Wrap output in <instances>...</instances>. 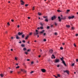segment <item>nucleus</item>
Returning a JSON list of instances; mask_svg holds the SVG:
<instances>
[{
	"instance_id": "20e7f679",
	"label": "nucleus",
	"mask_w": 78,
	"mask_h": 78,
	"mask_svg": "<svg viewBox=\"0 0 78 78\" xmlns=\"http://www.w3.org/2000/svg\"><path fill=\"white\" fill-rule=\"evenodd\" d=\"M21 72H24V73H27V71L24 69H21Z\"/></svg>"
},
{
	"instance_id": "13d9d810",
	"label": "nucleus",
	"mask_w": 78,
	"mask_h": 78,
	"mask_svg": "<svg viewBox=\"0 0 78 78\" xmlns=\"http://www.w3.org/2000/svg\"><path fill=\"white\" fill-rule=\"evenodd\" d=\"M33 10H34V7H33Z\"/></svg>"
},
{
	"instance_id": "72a5a7b5",
	"label": "nucleus",
	"mask_w": 78,
	"mask_h": 78,
	"mask_svg": "<svg viewBox=\"0 0 78 78\" xmlns=\"http://www.w3.org/2000/svg\"><path fill=\"white\" fill-rule=\"evenodd\" d=\"M31 34H32V32L30 33L29 34V35L30 36V35H31Z\"/></svg>"
},
{
	"instance_id": "9d476101",
	"label": "nucleus",
	"mask_w": 78,
	"mask_h": 78,
	"mask_svg": "<svg viewBox=\"0 0 78 78\" xmlns=\"http://www.w3.org/2000/svg\"><path fill=\"white\" fill-rule=\"evenodd\" d=\"M62 62L63 64L64 65V66H67L66 64V63H65V61H62Z\"/></svg>"
},
{
	"instance_id": "6e6552de",
	"label": "nucleus",
	"mask_w": 78,
	"mask_h": 78,
	"mask_svg": "<svg viewBox=\"0 0 78 78\" xmlns=\"http://www.w3.org/2000/svg\"><path fill=\"white\" fill-rule=\"evenodd\" d=\"M23 34V33L22 32H19L18 33V34L19 35V36H20V35H22Z\"/></svg>"
},
{
	"instance_id": "393cba45",
	"label": "nucleus",
	"mask_w": 78,
	"mask_h": 78,
	"mask_svg": "<svg viewBox=\"0 0 78 78\" xmlns=\"http://www.w3.org/2000/svg\"><path fill=\"white\" fill-rule=\"evenodd\" d=\"M38 14H39V16H41L42 15V14L39 12L38 13Z\"/></svg>"
},
{
	"instance_id": "b1692460",
	"label": "nucleus",
	"mask_w": 78,
	"mask_h": 78,
	"mask_svg": "<svg viewBox=\"0 0 78 78\" xmlns=\"http://www.w3.org/2000/svg\"><path fill=\"white\" fill-rule=\"evenodd\" d=\"M57 12H61V11H60L59 10H57Z\"/></svg>"
},
{
	"instance_id": "ddd939ff",
	"label": "nucleus",
	"mask_w": 78,
	"mask_h": 78,
	"mask_svg": "<svg viewBox=\"0 0 78 78\" xmlns=\"http://www.w3.org/2000/svg\"><path fill=\"white\" fill-rule=\"evenodd\" d=\"M45 31V30H43L41 31L40 32V34H42Z\"/></svg>"
},
{
	"instance_id": "9b49d317",
	"label": "nucleus",
	"mask_w": 78,
	"mask_h": 78,
	"mask_svg": "<svg viewBox=\"0 0 78 78\" xmlns=\"http://www.w3.org/2000/svg\"><path fill=\"white\" fill-rule=\"evenodd\" d=\"M49 51L50 53H52V52H53V50L52 49H50Z\"/></svg>"
},
{
	"instance_id": "0eeeda50",
	"label": "nucleus",
	"mask_w": 78,
	"mask_h": 78,
	"mask_svg": "<svg viewBox=\"0 0 78 78\" xmlns=\"http://www.w3.org/2000/svg\"><path fill=\"white\" fill-rule=\"evenodd\" d=\"M41 70L43 73H45L46 71V70L45 69H41Z\"/></svg>"
},
{
	"instance_id": "3c124183",
	"label": "nucleus",
	"mask_w": 78,
	"mask_h": 78,
	"mask_svg": "<svg viewBox=\"0 0 78 78\" xmlns=\"http://www.w3.org/2000/svg\"><path fill=\"white\" fill-rule=\"evenodd\" d=\"M59 66H59V65H58L57 66V67H59Z\"/></svg>"
},
{
	"instance_id": "5fc2aeb1",
	"label": "nucleus",
	"mask_w": 78,
	"mask_h": 78,
	"mask_svg": "<svg viewBox=\"0 0 78 78\" xmlns=\"http://www.w3.org/2000/svg\"><path fill=\"white\" fill-rule=\"evenodd\" d=\"M28 6V4H26L25 5V6Z\"/></svg>"
},
{
	"instance_id": "2eb2a0df",
	"label": "nucleus",
	"mask_w": 78,
	"mask_h": 78,
	"mask_svg": "<svg viewBox=\"0 0 78 78\" xmlns=\"http://www.w3.org/2000/svg\"><path fill=\"white\" fill-rule=\"evenodd\" d=\"M0 76L1 77H3L4 76V75H3V74H0Z\"/></svg>"
},
{
	"instance_id": "79ce46f5",
	"label": "nucleus",
	"mask_w": 78,
	"mask_h": 78,
	"mask_svg": "<svg viewBox=\"0 0 78 78\" xmlns=\"http://www.w3.org/2000/svg\"><path fill=\"white\" fill-rule=\"evenodd\" d=\"M30 51V49H28V50H27V52H29V51Z\"/></svg>"
},
{
	"instance_id": "bb28decb",
	"label": "nucleus",
	"mask_w": 78,
	"mask_h": 78,
	"mask_svg": "<svg viewBox=\"0 0 78 78\" xmlns=\"http://www.w3.org/2000/svg\"><path fill=\"white\" fill-rule=\"evenodd\" d=\"M19 67H20V66H18L17 67H16V69H19Z\"/></svg>"
},
{
	"instance_id": "cd10ccee",
	"label": "nucleus",
	"mask_w": 78,
	"mask_h": 78,
	"mask_svg": "<svg viewBox=\"0 0 78 78\" xmlns=\"http://www.w3.org/2000/svg\"><path fill=\"white\" fill-rule=\"evenodd\" d=\"M17 73H18V74H20V73H21V72L20 71L18 72Z\"/></svg>"
},
{
	"instance_id": "0e129e2a",
	"label": "nucleus",
	"mask_w": 78,
	"mask_h": 78,
	"mask_svg": "<svg viewBox=\"0 0 78 78\" xmlns=\"http://www.w3.org/2000/svg\"><path fill=\"white\" fill-rule=\"evenodd\" d=\"M78 36V34H76V36Z\"/></svg>"
},
{
	"instance_id": "7ed1b4c3",
	"label": "nucleus",
	"mask_w": 78,
	"mask_h": 78,
	"mask_svg": "<svg viewBox=\"0 0 78 78\" xmlns=\"http://www.w3.org/2000/svg\"><path fill=\"white\" fill-rule=\"evenodd\" d=\"M58 20L59 22H61V20H63V17H62L61 18V17H60V16H58Z\"/></svg>"
},
{
	"instance_id": "f704fd0d",
	"label": "nucleus",
	"mask_w": 78,
	"mask_h": 78,
	"mask_svg": "<svg viewBox=\"0 0 78 78\" xmlns=\"http://www.w3.org/2000/svg\"><path fill=\"white\" fill-rule=\"evenodd\" d=\"M34 73V72L33 71H32L31 72H30V73L31 74L32 73Z\"/></svg>"
},
{
	"instance_id": "58836bf2",
	"label": "nucleus",
	"mask_w": 78,
	"mask_h": 78,
	"mask_svg": "<svg viewBox=\"0 0 78 78\" xmlns=\"http://www.w3.org/2000/svg\"><path fill=\"white\" fill-rule=\"evenodd\" d=\"M46 41H47L46 39H44V42H46Z\"/></svg>"
},
{
	"instance_id": "412c9836",
	"label": "nucleus",
	"mask_w": 78,
	"mask_h": 78,
	"mask_svg": "<svg viewBox=\"0 0 78 78\" xmlns=\"http://www.w3.org/2000/svg\"><path fill=\"white\" fill-rule=\"evenodd\" d=\"M21 47H25V44H22L21 45Z\"/></svg>"
},
{
	"instance_id": "8fccbe9b",
	"label": "nucleus",
	"mask_w": 78,
	"mask_h": 78,
	"mask_svg": "<svg viewBox=\"0 0 78 78\" xmlns=\"http://www.w3.org/2000/svg\"><path fill=\"white\" fill-rule=\"evenodd\" d=\"M25 54H26V55L28 54V53L27 52H25Z\"/></svg>"
},
{
	"instance_id": "dca6fc26",
	"label": "nucleus",
	"mask_w": 78,
	"mask_h": 78,
	"mask_svg": "<svg viewBox=\"0 0 78 78\" xmlns=\"http://www.w3.org/2000/svg\"><path fill=\"white\" fill-rule=\"evenodd\" d=\"M28 37H29V35H27V37H26V38H25V39L26 40L28 39Z\"/></svg>"
},
{
	"instance_id": "1a4fd4ad",
	"label": "nucleus",
	"mask_w": 78,
	"mask_h": 78,
	"mask_svg": "<svg viewBox=\"0 0 78 78\" xmlns=\"http://www.w3.org/2000/svg\"><path fill=\"white\" fill-rule=\"evenodd\" d=\"M64 72H66L68 74H69V71L67 70H66V71H64Z\"/></svg>"
},
{
	"instance_id": "f8f14e48",
	"label": "nucleus",
	"mask_w": 78,
	"mask_h": 78,
	"mask_svg": "<svg viewBox=\"0 0 78 78\" xmlns=\"http://www.w3.org/2000/svg\"><path fill=\"white\" fill-rule=\"evenodd\" d=\"M21 5H24V2H23V1L21 0Z\"/></svg>"
},
{
	"instance_id": "423d86ee",
	"label": "nucleus",
	"mask_w": 78,
	"mask_h": 78,
	"mask_svg": "<svg viewBox=\"0 0 78 78\" xmlns=\"http://www.w3.org/2000/svg\"><path fill=\"white\" fill-rule=\"evenodd\" d=\"M56 16H52L51 18V19L52 20H54V19H56Z\"/></svg>"
},
{
	"instance_id": "f03ea898",
	"label": "nucleus",
	"mask_w": 78,
	"mask_h": 78,
	"mask_svg": "<svg viewBox=\"0 0 78 78\" xmlns=\"http://www.w3.org/2000/svg\"><path fill=\"white\" fill-rule=\"evenodd\" d=\"M59 62V59H56L55 60L54 62L55 63H58Z\"/></svg>"
},
{
	"instance_id": "680f3d73",
	"label": "nucleus",
	"mask_w": 78,
	"mask_h": 78,
	"mask_svg": "<svg viewBox=\"0 0 78 78\" xmlns=\"http://www.w3.org/2000/svg\"><path fill=\"white\" fill-rule=\"evenodd\" d=\"M37 30H39L40 29V27H38V28H37Z\"/></svg>"
},
{
	"instance_id": "e433bc0d",
	"label": "nucleus",
	"mask_w": 78,
	"mask_h": 78,
	"mask_svg": "<svg viewBox=\"0 0 78 78\" xmlns=\"http://www.w3.org/2000/svg\"><path fill=\"white\" fill-rule=\"evenodd\" d=\"M69 11H70V10H67V12H69Z\"/></svg>"
},
{
	"instance_id": "09e8293b",
	"label": "nucleus",
	"mask_w": 78,
	"mask_h": 78,
	"mask_svg": "<svg viewBox=\"0 0 78 78\" xmlns=\"http://www.w3.org/2000/svg\"><path fill=\"white\" fill-rule=\"evenodd\" d=\"M46 34L45 33H44L43 34V36H45Z\"/></svg>"
},
{
	"instance_id": "a19ab883",
	"label": "nucleus",
	"mask_w": 78,
	"mask_h": 78,
	"mask_svg": "<svg viewBox=\"0 0 78 78\" xmlns=\"http://www.w3.org/2000/svg\"><path fill=\"white\" fill-rule=\"evenodd\" d=\"M40 28L41 29V30L43 29V27H41Z\"/></svg>"
},
{
	"instance_id": "4d7b16f0",
	"label": "nucleus",
	"mask_w": 78,
	"mask_h": 78,
	"mask_svg": "<svg viewBox=\"0 0 78 78\" xmlns=\"http://www.w3.org/2000/svg\"><path fill=\"white\" fill-rule=\"evenodd\" d=\"M54 76L55 77V78H58V77L57 76H55L54 75Z\"/></svg>"
},
{
	"instance_id": "bf43d9fd",
	"label": "nucleus",
	"mask_w": 78,
	"mask_h": 78,
	"mask_svg": "<svg viewBox=\"0 0 78 78\" xmlns=\"http://www.w3.org/2000/svg\"><path fill=\"white\" fill-rule=\"evenodd\" d=\"M62 45H65V43H62Z\"/></svg>"
},
{
	"instance_id": "052dcab7",
	"label": "nucleus",
	"mask_w": 78,
	"mask_h": 78,
	"mask_svg": "<svg viewBox=\"0 0 78 78\" xmlns=\"http://www.w3.org/2000/svg\"><path fill=\"white\" fill-rule=\"evenodd\" d=\"M40 52H41V53L42 52V50L40 49Z\"/></svg>"
},
{
	"instance_id": "2f4dec72",
	"label": "nucleus",
	"mask_w": 78,
	"mask_h": 78,
	"mask_svg": "<svg viewBox=\"0 0 78 78\" xmlns=\"http://www.w3.org/2000/svg\"><path fill=\"white\" fill-rule=\"evenodd\" d=\"M58 77H60V76H60V74H58Z\"/></svg>"
},
{
	"instance_id": "c03bdc74",
	"label": "nucleus",
	"mask_w": 78,
	"mask_h": 78,
	"mask_svg": "<svg viewBox=\"0 0 78 78\" xmlns=\"http://www.w3.org/2000/svg\"><path fill=\"white\" fill-rule=\"evenodd\" d=\"M7 24L8 25H10V24H9V23L8 22L7 23Z\"/></svg>"
},
{
	"instance_id": "6ab92c4d",
	"label": "nucleus",
	"mask_w": 78,
	"mask_h": 78,
	"mask_svg": "<svg viewBox=\"0 0 78 78\" xmlns=\"http://www.w3.org/2000/svg\"><path fill=\"white\" fill-rule=\"evenodd\" d=\"M22 38H23L25 37V35L22 34Z\"/></svg>"
},
{
	"instance_id": "aec40b11",
	"label": "nucleus",
	"mask_w": 78,
	"mask_h": 78,
	"mask_svg": "<svg viewBox=\"0 0 78 78\" xmlns=\"http://www.w3.org/2000/svg\"><path fill=\"white\" fill-rule=\"evenodd\" d=\"M66 27L67 28H70V26L69 25H66Z\"/></svg>"
},
{
	"instance_id": "4468645a",
	"label": "nucleus",
	"mask_w": 78,
	"mask_h": 78,
	"mask_svg": "<svg viewBox=\"0 0 78 78\" xmlns=\"http://www.w3.org/2000/svg\"><path fill=\"white\" fill-rule=\"evenodd\" d=\"M16 39H19V37H18V35H16Z\"/></svg>"
},
{
	"instance_id": "a18cd8bd",
	"label": "nucleus",
	"mask_w": 78,
	"mask_h": 78,
	"mask_svg": "<svg viewBox=\"0 0 78 78\" xmlns=\"http://www.w3.org/2000/svg\"><path fill=\"white\" fill-rule=\"evenodd\" d=\"M72 29L73 30H74V27H72Z\"/></svg>"
},
{
	"instance_id": "c756f323",
	"label": "nucleus",
	"mask_w": 78,
	"mask_h": 78,
	"mask_svg": "<svg viewBox=\"0 0 78 78\" xmlns=\"http://www.w3.org/2000/svg\"><path fill=\"white\" fill-rule=\"evenodd\" d=\"M63 20H65V19H66V17H63Z\"/></svg>"
},
{
	"instance_id": "603ef678",
	"label": "nucleus",
	"mask_w": 78,
	"mask_h": 78,
	"mask_svg": "<svg viewBox=\"0 0 78 78\" xmlns=\"http://www.w3.org/2000/svg\"><path fill=\"white\" fill-rule=\"evenodd\" d=\"M19 43H20V44H22V42L20 41V42H19Z\"/></svg>"
},
{
	"instance_id": "37998d69",
	"label": "nucleus",
	"mask_w": 78,
	"mask_h": 78,
	"mask_svg": "<svg viewBox=\"0 0 78 78\" xmlns=\"http://www.w3.org/2000/svg\"><path fill=\"white\" fill-rule=\"evenodd\" d=\"M23 42V43H25V40H23L22 41Z\"/></svg>"
},
{
	"instance_id": "774afa93",
	"label": "nucleus",
	"mask_w": 78,
	"mask_h": 78,
	"mask_svg": "<svg viewBox=\"0 0 78 78\" xmlns=\"http://www.w3.org/2000/svg\"><path fill=\"white\" fill-rule=\"evenodd\" d=\"M11 21H12V22H14V20H11Z\"/></svg>"
},
{
	"instance_id": "f3484780",
	"label": "nucleus",
	"mask_w": 78,
	"mask_h": 78,
	"mask_svg": "<svg viewBox=\"0 0 78 78\" xmlns=\"http://www.w3.org/2000/svg\"><path fill=\"white\" fill-rule=\"evenodd\" d=\"M44 21H45L46 22H48V20L47 19V18H46L45 20Z\"/></svg>"
},
{
	"instance_id": "7c9ffc66",
	"label": "nucleus",
	"mask_w": 78,
	"mask_h": 78,
	"mask_svg": "<svg viewBox=\"0 0 78 78\" xmlns=\"http://www.w3.org/2000/svg\"><path fill=\"white\" fill-rule=\"evenodd\" d=\"M74 65H75V63H74L72 65H71V66H74Z\"/></svg>"
},
{
	"instance_id": "69168bd1",
	"label": "nucleus",
	"mask_w": 78,
	"mask_h": 78,
	"mask_svg": "<svg viewBox=\"0 0 78 78\" xmlns=\"http://www.w3.org/2000/svg\"><path fill=\"white\" fill-rule=\"evenodd\" d=\"M30 59H27V61H30Z\"/></svg>"
},
{
	"instance_id": "5701e85b",
	"label": "nucleus",
	"mask_w": 78,
	"mask_h": 78,
	"mask_svg": "<svg viewBox=\"0 0 78 78\" xmlns=\"http://www.w3.org/2000/svg\"><path fill=\"white\" fill-rule=\"evenodd\" d=\"M55 26H57L58 25V24L56 23H55Z\"/></svg>"
},
{
	"instance_id": "ea45409f",
	"label": "nucleus",
	"mask_w": 78,
	"mask_h": 78,
	"mask_svg": "<svg viewBox=\"0 0 78 78\" xmlns=\"http://www.w3.org/2000/svg\"><path fill=\"white\" fill-rule=\"evenodd\" d=\"M60 49L61 50H62L63 49V48L62 47H61L60 48Z\"/></svg>"
},
{
	"instance_id": "de8ad7c7",
	"label": "nucleus",
	"mask_w": 78,
	"mask_h": 78,
	"mask_svg": "<svg viewBox=\"0 0 78 78\" xmlns=\"http://www.w3.org/2000/svg\"><path fill=\"white\" fill-rule=\"evenodd\" d=\"M76 62H78V59H76Z\"/></svg>"
},
{
	"instance_id": "49530a36",
	"label": "nucleus",
	"mask_w": 78,
	"mask_h": 78,
	"mask_svg": "<svg viewBox=\"0 0 78 78\" xmlns=\"http://www.w3.org/2000/svg\"><path fill=\"white\" fill-rule=\"evenodd\" d=\"M74 47H76V44H74Z\"/></svg>"
},
{
	"instance_id": "39448f33",
	"label": "nucleus",
	"mask_w": 78,
	"mask_h": 78,
	"mask_svg": "<svg viewBox=\"0 0 78 78\" xmlns=\"http://www.w3.org/2000/svg\"><path fill=\"white\" fill-rule=\"evenodd\" d=\"M75 17V16H69L68 17V19H73Z\"/></svg>"
},
{
	"instance_id": "864d4df0",
	"label": "nucleus",
	"mask_w": 78,
	"mask_h": 78,
	"mask_svg": "<svg viewBox=\"0 0 78 78\" xmlns=\"http://www.w3.org/2000/svg\"><path fill=\"white\" fill-rule=\"evenodd\" d=\"M15 60H17V58L15 57Z\"/></svg>"
},
{
	"instance_id": "338daca9",
	"label": "nucleus",
	"mask_w": 78,
	"mask_h": 78,
	"mask_svg": "<svg viewBox=\"0 0 78 78\" xmlns=\"http://www.w3.org/2000/svg\"><path fill=\"white\" fill-rule=\"evenodd\" d=\"M28 19H30V17H28Z\"/></svg>"
},
{
	"instance_id": "a878e982",
	"label": "nucleus",
	"mask_w": 78,
	"mask_h": 78,
	"mask_svg": "<svg viewBox=\"0 0 78 78\" xmlns=\"http://www.w3.org/2000/svg\"><path fill=\"white\" fill-rule=\"evenodd\" d=\"M52 56H53V57L54 58H55V55H52Z\"/></svg>"
},
{
	"instance_id": "f257e3e1",
	"label": "nucleus",
	"mask_w": 78,
	"mask_h": 78,
	"mask_svg": "<svg viewBox=\"0 0 78 78\" xmlns=\"http://www.w3.org/2000/svg\"><path fill=\"white\" fill-rule=\"evenodd\" d=\"M36 32L34 33V36H36V35H37V34H38L39 33H38V30H35Z\"/></svg>"
},
{
	"instance_id": "c85d7f7f",
	"label": "nucleus",
	"mask_w": 78,
	"mask_h": 78,
	"mask_svg": "<svg viewBox=\"0 0 78 78\" xmlns=\"http://www.w3.org/2000/svg\"><path fill=\"white\" fill-rule=\"evenodd\" d=\"M57 34H58L57 33L55 32V35H57Z\"/></svg>"
},
{
	"instance_id": "a211bd4d",
	"label": "nucleus",
	"mask_w": 78,
	"mask_h": 78,
	"mask_svg": "<svg viewBox=\"0 0 78 78\" xmlns=\"http://www.w3.org/2000/svg\"><path fill=\"white\" fill-rule=\"evenodd\" d=\"M60 59H61V61H64V60H63L64 58H63V57H62V58H60Z\"/></svg>"
},
{
	"instance_id": "4be33fe9",
	"label": "nucleus",
	"mask_w": 78,
	"mask_h": 78,
	"mask_svg": "<svg viewBox=\"0 0 78 78\" xmlns=\"http://www.w3.org/2000/svg\"><path fill=\"white\" fill-rule=\"evenodd\" d=\"M27 50V48H24L23 49V50L24 51H26V50Z\"/></svg>"
},
{
	"instance_id": "4c0bfd02",
	"label": "nucleus",
	"mask_w": 78,
	"mask_h": 78,
	"mask_svg": "<svg viewBox=\"0 0 78 78\" xmlns=\"http://www.w3.org/2000/svg\"><path fill=\"white\" fill-rule=\"evenodd\" d=\"M40 25L41 26H43V24L42 23H40Z\"/></svg>"
},
{
	"instance_id": "473e14b6",
	"label": "nucleus",
	"mask_w": 78,
	"mask_h": 78,
	"mask_svg": "<svg viewBox=\"0 0 78 78\" xmlns=\"http://www.w3.org/2000/svg\"><path fill=\"white\" fill-rule=\"evenodd\" d=\"M50 28V27L49 26H48L47 27V29H49Z\"/></svg>"
},
{
	"instance_id": "6e6d98bb",
	"label": "nucleus",
	"mask_w": 78,
	"mask_h": 78,
	"mask_svg": "<svg viewBox=\"0 0 78 78\" xmlns=\"http://www.w3.org/2000/svg\"><path fill=\"white\" fill-rule=\"evenodd\" d=\"M33 63H34V62H31V64H33Z\"/></svg>"
},
{
	"instance_id": "c9c22d12",
	"label": "nucleus",
	"mask_w": 78,
	"mask_h": 78,
	"mask_svg": "<svg viewBox=\"0 0 78 78\" xmlns=\"http://www.w3.org/2000/svg\"><path fill=\"white\" fill-rule=\"evenodd\" d=\"M13 72V71H10V73H12Z\"/></svg>"
},
{
	"instance_id": "e2e57ef3",
	"label": "nucleus",
	"mask_w": 78,
	"mask_h": 78,
	"mask_svg": "<svg viewBox=\"0 0 78 78\" xmlns=\"http://www.w3.org/2000/svg\"><path fill=\"white\" fill-rule=\"evenodd\" d=\"M43 17H44V18H47V16H44Z\"/></svg>"
}]
</instances>
